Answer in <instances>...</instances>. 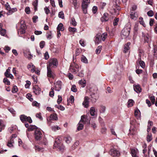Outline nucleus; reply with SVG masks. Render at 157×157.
Masks as SVG:
<instances>
[{
    "label": "nucleus",
    "mask_w": 157,
    "mask_h": 157,
    "mask_svg": "<svg viewBox=\"0 0 157 157\" xmlns=\"http://www.w3.org/2000/svg\"><path fill=\"white\" fill-rule=\"evenodd\" d=\"M101 49V46H99L96 50V53L97 54H99Z\"/></svg>",
    "instance_id": "nucleus-45"
},
{
    "label": "nucleus",
    "mask_w": 157,
    "mask_h": 157,
    "mask_svg": "<svg viewBox=\"0 0 157 157\" xmlns=\"http://www.w3.org/2000/svg\"><path fill=\"white\" fill-rule=\"evenodd\" d=\"M28 68L30 69L31 71L33 72L35 71L36 68L35 66L33 64H29L28 66Z\"/></svg>",
    "instance_id": "nucleus-21"
},
{
    "label": "nucleus",
    "mask_w": 157,
    "mask_h": 157,
    "mask_svg": "<svg viewBox=\"0 0 157 157\" xmlns=\"http://www.w3.org/2000/svg\"><path fill=\"white\" fill-rule=\"evenodd\" d=\"M101 34L98 33L95 36V43L96 44H98L101 42Z\"/></svg>",
    "instance_id": "nucleus-14"
},
{
    "label": "nucleus",
    "mask_w": 157,
    "mask_h": 157,
    "mask_svg": "<svg viewBox=\"0 0 157 157\" xmlns=\"http://www.w3.org/2000/svg\"><path fill=\"white\" fill-rule=\"evenodd\" d=\"M110 151L111 155L113 157H117L120 155V152L116 149H112Z\"/></svg>",
    "instance_id": "nucleus-7"
},
{
    "label": "nucleus",
    "mask_w": 157,
    "mask_h": 157,
    "mask_svg": "<svg viewBox=\"0 0 157 157\" xmlns=\"http://www.w3.org/2000/svg\"><path fill=\"white\" fill-rule=\"evenodd\" d=\"M134 102L133 100L132 99L129 100L128 102V107H130L132 106L134 104Z\"/></svg>",
    "instance_id": "nucleus-29"
},
{
    "label": "nucleus",
    "mask_w": 157,
    "mask_h": 157,
    "mask_svg": "<svg viewBox=\"0 0 157 157\" xmlns=\"http://www.w3.org/2000/svg\"><path fill=\"white\" fill-rule=\"evenodd\" d=\"M25 56L28 58L29 59H30L32 57V55L30 53L29 51H27L24 52Z\"/></svg>",
    "instance_id": "nucleus-26"
},
{
    "label": "nucleus",
    "mask_w": 157,
    "mask_h": 157,
    "mask_svg": "<svg viewBox=\"0 0 157 157\" xmlns=\"http://www.w3.org/2000/svg\"><path fill=\"white\" fill-rule=\"evenodd\" d=\"M89 4L82 3V8L83 13L85 14L87 13V8Z\"/></svg>",
    "instance_id": "nucleus-17"
},
{
    "label": "nucleus",
    "mask_w": 157,
    "mask_h": 157,
    "mask_svg": "<svg viewBox=\"0 0 157 157\" xmlns=\"http://www.w3.org/2000/svg\"><path fill=\"white\" fill-rule=\"evenodd\" d=\"M33 91L35 94L38 95L41 92V89L38 86L36 85L33 87Z\"/></svg>",
    "instance_id": "nucleus-12"
},
{
    "label": "nucleus",
    "mask_w": 157,
    "mask_h": 157,
    "mask_svg": "<svg viewBox=\"0 0 157 157\" xmlns=\"http://www.w3.org/2000/svg\"><path fill=\"white\" fill-rule=\"evenodd\" d=\"M71 90L73 92H76L77 91V89L76 86L75 85H73L71 88Z\"/></svg>",
    "instance_id": "nucleus-54"
},
{
    "label": "nucleus",
    "mask_w": 157,
    "mask_h": 157,
    "mask_svg": "<svg viewBox=\"0 0 157 157\" xmlns=\"http://www.w3.org/2000/svg\"><path fill=\"white\" fill-rule=\"evenodd\" d=\"M60 139L61 138H57L56 139L55 143L54 145V147L55 148H60L61 145L60 144Z\"/></svg>",
    "instance_id": "nucleus-11"
},
{
    "label": "nucleus",
    "mask_w": 157,
    "mask_h": 157,
    "mask_svg": "<svg viewBox=\"0 0 157 157\" xmlns=\"http://www.w3.org/2000/svg\"><path fill=\"white\" fill-rule=\"evenodd\" d=\"M153 125V123L151 121H149L148 122V125L147 126V131L148 132H149L150 130L151 127Z\"/></svg>",
    "instance_id": "nucleus-35"
},
{
    "label": "nucleus",
    "mask_w": 157,
    "mask_h": 157,
    "mask_svg": "<svg viewBox=\"0 0 157 157\" xmlns=\"http://www.w3.org/2000/svg\"><path fill=\"white\" fill-rule=\"evenodd\" d=\"M86 81L85 79H81L78 81V83L82 87H84L86 85Z\"/></svg>",
    "instance_id": "nucleus-18"
},
{
    "label": "nucleus",
    "mask_w": 157,
    "mask_h": 157,
    "mask_svg": "<svg viewBox=\"0 0 157 157\" xmlns=\"http://www.w3.org/2000/svg\"><path fill=\"white\" fill-rule=\"evenodd\" d=\"M89 98L88 97H85L84 100L82 104L86 108H87L89 106Z\"/></svg>",
    "instance_id": "nucleus-15"
},
{
    "label": "nucleus",
    "mask_w": 157,
    "mask_h": 157,
    "mask_svg": "<svg viewBox=\"0 0 157 157\" xmlns=\"http://www.w3.org/2000/svg\"><path fill=\"white\" fill-rule=\"evenodd\" d=\"M139 22L144 27H145V24L143 20V19L142 17H140L139 18Z\"/></svg>",
    "instance_id": "nucleus-50"
},
{
    "label": "nucleus",
    "mask_w": 157,
    "mask_h": 157,
    "mask_svg": "<svg viewBox=\"0 0 157 157\" xmlns=\"http://www.w3.org/2000/svg\"><path fill=\"white\" fill-rule=\"evenodd\" d=\"M90 118L89 117L88 115H83L81 116L80 121L84 124H90Z\"/></svg>",
    "instance_id": "nucleus-4"
},
{
    "label": "nucleus",
    "mask_w": 157,
    "mask_h": 157,
    "mask_svg": "<svg viewBox=\"0 0 157 157\" xmlns=\"http://www.w3.org/2000/svg\"><path fill=\"white\" fill-rule=\"evenodd\" d=\"M130 17L132 19L136 20L137 17V15L135 12H132L130 14Z\"/></svg>",
    "instance_id": "nucleus-19"
},
{
    "label": "nucleus",
    "mask_w": 157,
    "mask_h": 157,
    "mask_svg": "<svg viewBox=\"0 0 157 157\" xmlns=\"http://www.w3.org/2000/svg\"><path fill=\"white\" fill-rule=\"evenodd\" d=\"M48 122H51L52 121H56L58 120V117L56 114L53 113L51 114L49 117L47 119Z\"/></svg>",
    "instance_id": "nucleus-9"
},
{
    "label": "nucleus",
    "mask_w": 157,
    "mask_h": 157,
    "mask_svg": "<svg viewBox=\"0 0 157 157\" xmlns=\"http://www.w3.org/2000/svg\"><path fill=\"white\" fill-rule=\"evenodd\" d=\"M108 14L106 13H105L104 14L102 18V21H106L108 20Z\"/></svg>",
    "instance_id": "nucleus-33"
},
{
    "label": "nucleus",
    "mask_w": 157,
    "mask_h": 157,
    "mask_svg": "<svg viewBox=\"0 0 157 157\" xmlns=\"http://www.w3.org/2000/svg\"><path fill=\"white\" fill-rule=\"evenodd\" d=\"M148 15L150 17H152L154 15V13L152 10H150L147 13Z\"/></svg>",
    "instance_id": "nucleus-62"
},
{
    "label": "nucleus",
    "mask_w": 157,
    "mask_h": 157,
    "mask_svg": "<svg viewBox=\"0 0 157 157\" xmlns=\"http://www.w3.org/2000/svg\"><path fill=\"white\" fill-rule=\"evenodd\" d=\"M61 82L60 81H57L55 84V88L56 91H59L61 89Z\"/></svg>",
    "instance_id": "nucleus-13"
},
{
    "label": "nucleus",
    "mask_w": 157,
    "mask_h": 157,
    "mask_svg": "<svg viewBox=\"0 0 157 157\" xmlns=\"http://www.w3.org/2000/svg\"><path fill=\"white\" fill-rule=\"evenodd\" d=\"M62 97L61 96H58V99L57 100V102L58 104H59L62 101Z\"/></svg>",
    "instance_id": "nucleus-53"
},
{
    "label": "nucleus",
    "mask_w": 157,
    "mask_h": 157,
    "mask_svg": "<svg viewBox=\"0 0 157 157\" xmlns=\"http://www.w3.org/2000/svg\"><path fill=\"white\" fill-rule=\"evenodd\" d=\"M34 135L35 138L37 140H40L42 136V134L38 128L35 130Z\"/></svg>",
    "instance_id": "nucleus-6"
},
{
    "label": "nucleus",
    "mask_w": 157,
    "mask_h": 157,
    "mask_svg": "<svg viewBox=\"0 0 157 157\" xmlns=\"http://www.w3.org/2000/svg\"><path fill=\"white\" fill-rule=\"evenodd\" d=\"M105 110V107L103 105H101L100 106V112L101 113H104Z\"/></svg>",
    "instance_id": "nucleus-39"
},
{
    "label": "nucleus",
    "mask_w": 157,
    "mask_h": 157,
    "mask_svg": "<svg viewBox=\"0 0 157 157\" xmlns=\"http://www.w3.org/2000/svg\"><path fill=\"white\" fill-rule=\"evenodd\" d=\"M84 123H83L81 122L80 121L78 124V126L77 128V129L78 130H80L82 129L83 128V124Z\"/></svg>",
    "instance_id": "nucleus-25"
},
{
    "label": "nucleus",
    "mask_w": 157,
    "mask_h": 157,
    "mask_svg": "<svg viewBox=\"0 0 157 157\" xmlns=\"http://www.w3.org/2000/svg\"><path fill=\"white\" fill-rule=\"evenodd\" d=\"M33 5L34 8V10L36 11L37 10V1H35L33 3Z\"/></svg>",
    "instance_id": "nucleus-51"
},
{
    "label": "nucleus",
    "mask_w": 157,
    "mask_h": 157,
    "mask_svg": "<svg viewBox=\"0 0 157 157\" xmlns=\"http://www.w3.org/2000/svg\"><path fill=\"white\" fill-rule=\"evenodd\" d=\"M130 31V26L125 27L122 30L121 36L122 39H126L129 36Z\"/></svg>",
    "instance_id": "nucleus-1"
},
{
    "label": "nucleus",
    "mask_w": 157,
    "mask_h": 157,
    "mask_svg": "<svg viewBox=\"0 0 157 157\" xmlns=\"http://www.w3.org/2000/svg\"><path fill=\"white\" fill-rule=\"evenodd\" d=\"M71 23L74 26H75L77 25V23L74 18L71 19Z\"/></svg>",
    "instance_id": "nucleus-47"
},
{
    "label": "nucleus",
    "mask_w": 157,
    "mask_h": 157,
    "mask_svg": "<svg viewBox=\"0 0 157 157\" xmlns=\"http://www.w3.org/2000/svg\"><path fill=\"white\" fill-rule=\"evenodd\" d=\"M131 153L133 157H137L136 156V151L134 149H132L131 151Z\"/></svg>",
    "instance_id": "nucleus-37"
},
{
    "label": "nucleus",
    "mask_w": 157,
    "mask_h": 157,
    "mask_svg": "<svg viewBox=\"0 0 157 157\" xmlns=\"http://www.w3.org/2000/svg\"><path fill=\"white\" fill-rule=\"evenodd\" d=\"M5 6L6 9L8 11V12H10V10L11 8L10 7V5L8 3H6L5 5Z\"/></svg>",
    "instance_id": "nucleus-56"
},
{
    "label": "nucleus",
    "mask_w": 157,
    "mask_h": 157,
    "mask_svg": "<svg viewBox=\"0 0 157 157\" xmlns=\"http://www.w3.org/2000/svg\"><path fill=\"white\" fill-rule=\"evenodd\" d=\"M81 61L83 63H88V60L84 56H82L81 58Z\"/></svg>",
    "instance_id": "nucleus-44"
},
{
    "label": "nucleus",
    "mask_w": 157,
    "mask_h": 157,
    "mask_svg": "<svg viewBox=\"0 0 157 157\" xmlns=\"http://www.w3.org/2000/svg\"><path fill=\"white\" fill-rule=\"evenodd\" d=\"M150 36L147 34L144 36V40L147 42H148L150 40Z\"/></svg>",
    "instance_id": "nucleus-40"
},
{
    "label": "nucleus",
    "mask_w": 157,
    "mask_h": 157,
    "mask_svg": "<svg viewBox=\"0 0 157 157\" xmlns=\"http://www.w3.org/2000/svg\"><path fill=\"white\" fill-rule=\"evenodd\" d=\"M137 132L136 128L134 126H131L129 129L128 135L133 137L137 134Z\"/></svg>",
    "instance_id": "nucleus-5"
},
{
    "label": "nucleus",
    "mask_w": 157,
    "mask_h": 157,
    "mask_svg": "<svg viewBox=\"0 0 157 157\" xmlns=\"http://www.w3.org/2000/svg\"><path fill=\"white\" fill-rule=\"evenodd\" d=\"M152 139V135L151 134H148L147 137V140L148 142H150Z\"/></svg>",
    "instance_id": "nucleus-38"
},
{
    "label": "nucleus",
    "mask_w": 157,
    "mask_h": 157,
    "mask_svg": "<svg viewBox=\"0 0 157 157\" xmlns=\"http://www.w3.org/2000/svg\"><path fill=\"white\" fill-rule=\"evenodd\" d=\"M139 55L140 56V59H141V58L143 56V51L142 50H139Z\"/></svg>",
    "instance_id": "nucleus-57"
},
{
    "label": "nucleus",
    "mask_w": 157,
    "mask_h": 157,
    "mask_svg": "<svg viewBox=\"0 0 157 157\" xmlns=\"http://www.w3.org/2000/svg\"><path fill=\"white\" fill-rule=\"evenodd\" d=\"M134 90L137 93H139L141 92V89L139 85H136L134 86Z\"/></svg>",
    "instance_id": "nucleus-16"
},
{
    "label": "nucleus",
    "mask_w": 157,
    "mask_h": 157,
    "mask_svg": "<svg viewBox=\"0 0 157 157\" xmlns=\"http://www.w3.org/2000/svg\"><path fill=\"white\" fill-rule=\"evenodd\" d=\"M68 30L71 33L73 34L74 33L76 30V28L72 27H69L68 28Z\"/></svg>",
    "instance_id": "nucleus-43"
},
{
    "label": "nucleus",
    "mask_w": 157,
    "mask_h": 157,
    "mask_svg": "<svg viewBox=\"0 0 157 157\" xmlns=\"http://www.w3.org/2000/svg\"><path fill=\"white\" fill-rule=\"evenodd\" d=\"M20 25L21 28H26V24L25 21L21 20L20 22Z\"/></svg>",
    "instance_id": "nucleus-30"
},
{
    "label": "nucleus",
    "mask_w": 157,
    "mask_h": 157,
    "mask_svg": "<svg viewBox=\"0 0 157 157\" xmlns=\"http://www.w3.org/2000/svg\"><path fill=\"white\" fill-rule=\"evenodd\" d=\"M56 107L58 108L60 110L63 111L65 109V108L62 106L61 105H56Z\"/></svg>",
    "instance_id": "nucleus-60"
},
{
    "label": "nucleus",
    "mask_w": 157,
    "mask_h": 157,
    "mask_svg": "<svg viewBox=\"0 0 157 157\" xmlns=\"http://www.w3.org/2000/svg\"><path fill=\"white\" fill-rule=\"evenodd\" d=\"M89 113L92 116H97V110L94 107H92L90 108Z\"/></svg>",
    "instance_id": "nucleus-10"
},
{
    "label": "nucleus",
    "mask_w": 157,
    "mask_h": 157,
    "mask_svg": "<svg viewBox=\"0 0 157 157\" xmlns=\"http://www.w3.org/2000/svg\"><path fill=\"white\" fill-rule=\"evenodd\" d=\"M17 9L16 8H13L12 9H11L10 10V12H8L7 13V14L8 15H10L12 13H13L17 11Z\"/></svg>",
    "instance_id": "nucleus-41"
},
{
    "label": "nucleus",
    "mask_w": 157,
    "mask_h": 157,
    "mask_svg": "<svg viewBox=\"0 0 157 157\" xmlns=\"http://www.w3.org/2000/svg\"><path fill=\"white\" fill-rule=\"evenodd\" d=\"M36 129H38L34 125H30L29 126L28 128V131H31L33 130L34 129L36 130Z\"/></svg>",
    "instance_id": "nucleus-28"
},
{
    "label": "nucleus",
    "mask_w": 157,
    "mask_h": 157,
    "mask_svg": "<svg viewBox=\"0 0 157 157\" xmlns=\"http://www.w3.org/2000/svg\"><path fill=\"white\" fill-rule=\"evenodd\" d=\"M32 95L29 94H28L26 95L27 98L28 99L31 101H32L33 100V99L32 98Z\"/></svg>",
    "instance_id": "nucleus-52"
},
{
    "label": "nucleus",
    "mask_w": 157,
    "mask_h": 157,
    "mask_svg": "<svg viewBox=\"0 0 157 157\" xmlns=\"http://www.w3.org/2000/svg\"><path fill=\"white\" fill-rule=\"evenodd\" d=\"M59 18L64 19V17L63 13L62 11L60 12L59 13Z\"/></svg>",
    "instance_id": "nucleus-48"
},
{
    "label": "nucleus",
    "mask_w": 157,
    "mask_h": 157,
    "mask_svg": "<svg viewBox=\"0 0 157 157\" xmlns=\"http://www.w3.org/2000/svg\"><path fill=\"white\" fill-rule=\"evenodd\" d=\"M135 115L137 118H139L140 117L141 113L140 111L138 109H137L135 111Z\"/></svg>",
    "instance_id": "nucleus-20"
},
{
    "label": "nucleus",
    "mask_w": 157,
    "mask_h": 157,
    "mask_svg": "<svg viewBox=\"0 0 157 157\" xmlns=\"http://www.w3.org/2000/svg\"><path fill=\"white\" fill-rule=\"evenodd\" d=\"M81 69L80 67L75 63L72 64L70 66V70L71 71L72 73H75L79 72Z\"/></svg>",
    "instance_id": "nucleus-3"
},
{
    "label": "nucleus",
    "mask_w": 157,
    "mask_h": 157,
    "mask_svg": "<svg viewBox=\"0 0 157 157\" xmlns=\"http://www.w3.org/2000/svg\"><path fill=\"white\" fill-rule=\"evenodd\" d=\"M51 91L50 92L49 95L51 97H53L54 96V88L52 87L51 88Z\"/></svg>",
    "instance_id": "nucleus-46"
},
{
    "label": "nucleus",
    "mask_w": 157,
    "mask_h": 157,
    "mask_svg": "<svg viewBox=\"0 0 157 157\" xmlns=\"http://www.w3.org/2000/svg\"><path fill=\"white\" fill-rule=\"evenodd\" d=\"M107 34L106 33H104L102 34H101V39L103 41H104L107 37Z\"/></svg>",
    "instance_id": "nucleus-36"
},
{
    "label": "nucleus",
    "mask_w": 157,
    "mask_h": 157,
    "mask_svg": "<svg viewBox=\"0 0 157 157\" xmlns=\"http://www.w3.org/2000/svg\"><path fill=\"white\" fill-rule=\"evenodd\" d=\"M52 129L54 131H56L60 129V128L57 126H54L52 127Z\"/></svg>",
    "instance_id": "nucleus-61"
},
{
    "label": "nucleus",
    "mask_w": 157,
    "mask_h": 157,
    "mask_svg": "<svg viewBox=\"0 0 157 157\" xmlns=\"http://www.w3.org/2000/svg\"><path fill=\"white\" fill-rule=\"evenodd\" d=\"M57 29L59 31H63L64 30V28L63 24L62 23H60L58 25Z\"/></svg>",
    "instance_id": "nucleus-24"
},
{
    "label": "nucleus",
    "mask_w": 157,
    "mask_h": 157,
    "mask_svg": "<svg viewBox=\"0 0 157 157\" xmlns=\"http://www.w3.org/2000/svg\"><path fill=\"white\" fill-rule=\"evenodd\" d=\"M27 117H28L25 115H23L20 116V118L22 122H24V121H26Z\"/></svg>",
    "instance_id": "nucleus-34"
},
{
    "label": "nucleus",
    "mask_w": 157,
    "mask_h": 157,
    "mask_svg": "<svg viewBox=\"0 0 157 157\" xmlns=\"http://www.w3.org/2000/svg\"><path fill=\"white\" fill-rule=\"evenodd\" d=\"M16 126H12L9 128V130L11 132H12L16 129Z\"/></svg>",
    "instance_id": "nucleus-64"
},
{
    "label": "nucleus",
    "mask_w": 157,
    "mask_h": 157,
    "mask_svg": "<svg viewBox=\"0 0 157 157\" xmlns=\"http://www.w3.org/2000/svg\"><path fill=\"white\" fill-rule=\"evenodd\" d=\"M14 143V141L13 139H11L10 141H9L7 144V146L10 147H13V144Z\"/></svg>",
    "instance_id": "nucleus-32"
},
{
    "label": "nucleus",
    "mask_w": 157,
    "mask_h": 157,
    "mask_svg": "<svg viewBox=\"0 0 157 157\" xmlns=\"http://www.w3.org/2000/svg\"><path fill=\"white\" fill-rule=\"evenodd\" d=\"M65 142L67 144L71 143L72 141V139L70 136H67L65 138Z\"/></svg>",
    "instance_id": "nucleus-27"
},
{
    "label": "nucleus",
    "mask_w": 157,
    "mask_h": 157,
    "mask_svg": "<svg viewBox=\"0 0 157 157\" xmlns=\"http://www.w3.org/2000/svg\"><path fill=\"white\" fill-rule=\"evenodd\" d=\"M3 82L5 83L8 85H10V82L6 78H5L4 79Z\"/></svg>",
    "instance_id": "nucleus-58"
},
{
    "label": "nucleus",
    "mask_w": 157,
    "mask_h": 157,
    "mask_svg": "<svg viewBox=\"0 0 157 157\" xmlns=\"http://www.w3.org/2000/svg\"><path fill=\"white\" fill-rule=\"evenodd\" d=\"M25 11L27 14H29L30 12V10L29 7H26L25 9Z\"/></svg>",
    "instance_id": "nucleus-55"
},
{
    "label": "nucleus",
    "mask_w": 157,
    "mask_h": 157,
    "mask_svg": "<svg viewBox=\"0 0 157 157\" xmlns=\"http://www.w3.org/2000/svg\"><path fill=\"white\" fill-rule=\"evenodd\" d=\"M47 68V76L48 77L54 79L56 76L55 74L53 72L51 69L50 68Z\"/></svg>",
    "instance_id": "nucleus-8"
},
{
    "label": "nucleus",
    "mask_w": 157,
    "mask_h": 157,
    "mask_svg": "<svg viewBox=\"0 0 157 157\" xmlns=\"http://www.w3.org/2000/svg\"><path fill=\"white\" fill-rule=\"evenodd\" d=\"M58 64L56 59L53 58L49 60L47 66V68H52L56 67Z\"/></svg>",
    "instance_id": "nucleus-2"
},
{
    "label": "nucleus",
    "mask_w": 157,
    "mask_h": 157,
    "mask_svg": "<svg viewBox=\"0 0 157 157\" xmlns=\"http://www.w3.org/2000/svg\"><path fill=\"white\" fill-rule=\"evenodd\" d=\"M0 33L1 35L2 36H6L8 37V36H7V35L6 34V30L5 29H2L1 28L0 29Z\"/></svg>",
    "instance_id": "nucleus-23"
},
{
    "label": "nucleus",
    "mask_w": 157,
    "mask_h": 157,
    "mask_svg": "<svg viewBox=\"0 0 157 157\" xmlns=\"http://www.w3.org/2000/svg\"><path fill=\"white\" fill-rule=\"evenodd\" d=\"M69 101V102H70L71 103H73L74 102V98L72 96H71L70 97Z\"/></svg>",
    "instance_id": "nucleus-59"
},
{
    "label": "nucleus",
    "mask_w": 157,
    "mask_h": 157,
    "mask_svg": "<svg viewBox=\"0 0 157 157\" xmlns=\"http://www.w3.org/2000/svg\"><path fill=\"white\" fill-rule=\"evenodd\" d=\"M130 43H128L125 45L124 48V52H126L129 49V46L130 45Z\"/></svg>",
    "instance_id": "nucleus-31"
},
{
    "label": "nucleus",
    "mask_w": 157,
    "mask_h": 157,
    "mask_svg": "<svg viewBox=\"0 0 157 157\" xmlns=\"http://www.w3.org/2000/svg\"><path fill=\"white\" fill-rule=\"evenodd\" d=\"M139 63L140 66L142 68H144L145 67V64L144 63L143 61H140L139 62Z\"/></svg>",
    "instance_id": "nucleus-63"
},
{
    "label": "nucleus",
    "mask_w": 157,
    "mask_h": 157,
    "mask_svg": "<svg viewBox=\"0 0 157 157\" xmlns=\"http://www.w3.org/2000/svg\"><path fill=\"white\" fill-rule=\"evenodd\" d=\"M26 28H21L18 31V33H20L21 34H23L25 33V29Z\"/></svg>",
    "instance_id": "nucleus-49"
},
{
    "label": "nucleus",
    "mask_w": 157,
    "mask_h": 157,
    "mask_svg": "<svg viewBox=\"0 0 157 157\" xmlns=\"http://www.w3.org/2000/svg\"><path fill=\"white\" fill-rule=\"evenodd\" d=\"M5 125L3 121L0 120V132H1L2 129L4 128Z\"/></svg>",
    "instance_id": "nucleus-22"
},
{
    "label": "nucleus",
    "mask_w": 157,
    "mask_h": 157,
    "mask_svg": "<svg viewBox=\"0 0 157 157\" xmlns=\"http://www.w3.org/2000/svg\"><path fill=\"white\" fill-rule=\"evenodd\" d=\"M18 90V88L17 86H13L12 90V92L13 93H16L17 92Z\"/></svg>",
    "instance_id": "nucleus-42"
}]
</instances>
